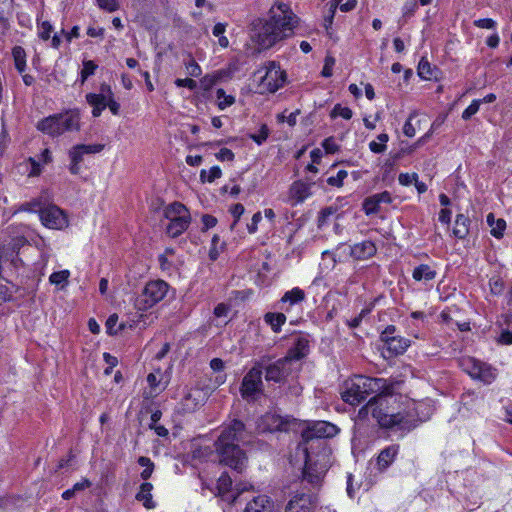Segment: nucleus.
Returning a JSON list of instances; mask_svg holds the SVG:
<instances>
[{
	"instance_id": "f257e3e1",
	"label": "nucleus",
	"mask_w": 512,
	"mask_h": 512,
	"mask_svg": "<svg viewBox=\"0 0 512 512\" xmlns=\"http://www.w3.org/2000/svg\"><path fill=\"white\" fill-rule=\"evenodd\" d=\"M298 23L297 16L285 3H276L267 19L257 18L250 24L251 40L259 49L266 50L290 37Z\"/></svg>"
},
{
	"instance_id": "f03ea898",
	"label": "nucleus",
	"mask_w": 512,
	"mask_h": 512,
	"mask_svg": "<svg viewBox=\"0 0 512 512\" xmlns=\"http://www.w3.org/2000/svg\"><path fill=\"white\" fill-rule=\"evenodd\" d=\"M366 405L358 411V419L366 420L371 415L380 427L386 429H410L412 427L411 420L403 413L394 412L390 402L392 400V385L387 382V389L384 392H375Z\"/></svg>"
},
{
	"instance_id": "7ed1b4c3",
	"label": "nucleus",
	"mask_w": 512,
	"mask_h": 512,
	"mask_svg": "<svg viewBox=\"0 0 512 512\" xmlns=\"http://www.w3.org/2000/svg\"><path fill=\"white\" fill-rule=\"evenodd\" d=\"M245 425L239 420H233L219 435L215 446L220 463L241 473L247 464L246 454L236 442H243Z\"/></svg>"
},
{
	"instance_id": "20e7f679",
	"label": "nucleus",
	"mask_w": 512,
	"mask_h": 512,
	"mask_svg": "<svg viewBox=\"0 0 512 512\" xmlns=\"http://www.w3.org/2000/svg\"><path fill=\"white\" fill-rule=\"evenodd\" d=\"M305 466L303 479L313 486H318L330 467L331 451L324 441H317L304 447Z\"/></svg>"
},
{
	"instance_id": "39448f33",
	"label": "nucleus",
	"mask_w": 512,
	"mask_h": 512,
	"mask_svg": "<svg viewBox=\"0 0 512 512\" xmlns=\"http://www.w3.org/2000/svg\"><path fill=\"white\" fill-rule=\"evenodd\" d=\"M387 389V380L356 375L343 383L341 398L350 405H357L370 394L384 392Z\"/></svg>"
},
{
	"instance_id": "423d86ee",
	"label": "nucleus",
	"mask_w": 512,
	"mask_h": 512,
	"mask_svg": "<svg viewBox=\"0 0 512 512\" xmlns=\"http://www.w3.org/2000/svg\"><path fill=\"white\" fill-rule=\"evenodd\" d=\"M37 129L52 137L65 132L80 129V113L78 110H69L65 113L48 116L37 123Z\"/></svg>"
},
{
	"instance_id": "0eeeda50",
	"label": "nucleus",
	"mask_w": 512,
	"mask_h": 512,
	"mask_svg": "<svg viewBox=\"0 0 512 512\" xmlns=\"http://www.w3.org/2000/svg\"><path fill=\"white\" fill-rule=\"evenodd\" d=\"M163 216L169 221L166 233L171 238L180 236L190 225L191 215L189 210L180 202H173L163 210Z\"/></svg>"
},
{
	"instance_id": "6e6552de",
	"label": "nucleus",
	"mask_w": 512,
	"mask_h": 512,
	"mask_svg": "<svg viewBox=\"0 0 512 512\" xmlns=\"http://www.w3.org/2000/svg\"><path fill=\"white\" fill-rule=\"evenodd\" d=\"M256 75H260L258 91L261 94L276 92L283 86L286 78L285 72L274 61L268 62L263 68L257 70Z\"/></svg>"
},
{
	"instance_id": "1a4fd4ad",
	"label": "nucleus",
	"mask_w": 512,
	"mask_h": 512,
	"mask_svg": "<svg viewBox=\"0 0 512 512\" xmlns=\"http://www.w3.org/2000/svg\"><path fill=\"white\" fill-rule=\"evenodd\" d=\"M168 289V284L163 280H153L148 282L136 298L135 307L139 311H147L164 299Z\"/></svg>"
},
{
	"instance_id": "9d476101",
	"label": "nucleus",
	"mask_w": 512,
	"mask_h": 512,
	"mask_svg": "<svg viewBox=\"0 0 512 512\" xmlns=\"http://www.w3.org/2000/svg\"><path fill=\"white\" fill-rule=\"evenodd\" d=\"M459 365L471 378L480 380L485 384L492 383L497 377V370L495 368L473 357L461 358Z\"/></svg>"
},
{
	"instance_id": "9b49d317",
	"label": "nucleus",
	"mask_w": 512,
	"mask_h": 512,
	"mask_svg": "<svg viewBox=\"0 0 512 512\" xmlns=\"http://www.w3.org/2000/svg\"><path fill=\"white\" fill-rule=\"evenodd\" d=\"M262 393V371L260 368L253 367L243 377L240 394L247 401H256Z\"/></svg>"
},
{
	"instance_id": "f8f14e48",
	"label": "nucleus",
	"mask_w": 512,
	"mask_h": 512,
	"mask_svg": "<svg viewBox=\"0 0 512 512\" xmlns=\"http://www.w3.org/2000/svg\"><path fill=\"white\" fill-rule=\"evenodd\" d=\"M338 432V427L330 422L315 421L302 431V438L308 444L310 442L322 441L321 439L323 438L333 437Z\"/></svg>"
},
{
	"instance_id": "ddd939ff",
	"label": "nucleus",
	"mask_w": 512,
	"mask_h": 512,
	"mask_svg": "<svg viewBox=\"0 0 512 512\" xmlns=\"http://www.w3.org/2000/svg\"><path fill=\"white\" fill-rule=\"evenodd\" d=\"M40 220L49 229L61 230L68 226L66 214L56 205H49L40 209Z\"/></svg>"
},
{
	"instance_id": "4468645a",
	"label": "nucleus",
	"mask_w": 512,
	"mask_h": 512,
	"mask_svg": "<svg viewBox=\"0 0 512 512\" xmlns=\"http://www.w3.org/2000/svg\"><path fill=\"white\" fill-rule=\"evenodd\" d=\"M312 184L303 181H295L289 189V201L291 205L303 203L306 199L312 196Z\"/></svg>"
},
{
	"instance_id": "2eb2a0df",
	"label": "nucleus",
	"mask_w": 512,
	"mask_h": 512,
	"mask_svg": "<svg viewBox=\"0 0 512 512\" xmlns=\"http://www.w3.org/2000/svg\"><path fill=\"white\" fill-rule=\"evenodd\" d=\"M391 202V194L388 191H383L367 197L363 202V210L366 215L376 214L382 203L389 204Z\"/></svg>"
},
{
	"instance_id": "dca6fc26",
	"label": "nucleus",
	"mask_w": 512,
	"mask_h": 512,
	"mask_svg": "<svg viewBox=\"0 0 512 512\" xmlns=\"http://www.w3.org/2000/svg\"><path fill=\"white\" fill-rule=\"evenodd\" d=\"M313 507L312 497L305 493H299L290 499L285 512H311Z\"/></svg>"
},
{
	"instance_id": "f3484780",
	"label": "nucleus",
	"mask_w": 512,
	"mask_h": 512,
	"mask_svg": "<svg viewBox=\"0 0 512 512\" xmlns=\"http://www.w3.org/2000/svg\"><path fill=\"white\" fill-rule=\"evenodd\" d=\"M290 364L289 358H282L270 364L266 368L265 378L267 381L280 382L287 374V366Z\"/></svg>"
},
{
	"instance_id": "a211bd4d",
	"label": "nucleus",
	"mask_w": 512,
	"mask_h": 512,
	"mask_svg": "<svg viewBox=\"0 0 512 512\" xmlns=\"http://www.w3.org/2000/svg\"><path fill=\"white\" fill-rule=\"evenodd\" d=\"M283 425L284 422L280 416L267 413L257 421V430L262 433L280 431L283 429Z\"/></svg>"
},
{
	"instance_id": "6ab92c4d",
	"label": "nucleus",
	"mask_w": 512,
	"mask_h": 512,
	"mask_svg": "<svg viewBox=\"0 0 512 512\" xmlns=\"http://www.w3.org/2000/svg\"><path fill=\"white\" fill-rule=\"evenodd\" d=\"M399 453V445L392 444L378 454L376 458V467L379 471H385L395 461Z\"/></svg>"
},
{
	"instance_id": "aec40b11",
	"label": "nucleus",
	"mask_w": 512,
	"mask_h": 512,
	"mask_svg": "<svg viewBox=\"0 0 512 512\" xmlns=\"http://www.w3.org/2000/svg\"><path fill=\"white\" fill-rule=\"evenodd\" d=\"M305 298V292L299 287H294L284 293L279 301V309L288 312L293 305L303 302Z\"/></svg>"
},
{
	"instance_id": "412c9836",
	"label": "nucleus",
	"mask_w": 512,
	"mask_h": 512,
	"mask_svg": "<svg viewBox=\"0 0 512 512\" xmlns=\"http://www.w3.org/2000/svg\"><path fill=\"white\" fill-rule=\"evenodd\" d=\"M274 502L266 495H258L249 501L244 512H273Z\"/></svg>"
},
{
	"instance_id": "4be33fe9",
	"label": "nucleus",
	"mask_w": 512,
	"mask_h": 512,
	"mask_svg": "<svg viewBox=\"0 0 512 512\" xmlns=\"http://www.w3.org/2000/svg\"><path fill=\"white\" fill-rule=\"evenodd\" d=\"M108 93L102 92L100 94L88 93L86 95L87 103L92 106L93 117H99L103 110L107 107Z\"/></svg>"
},
{
	"instance_id": "5701e85b",
	"label": "nucleus",
	"mask_w": 512,
	"mask_h": 512,
	"mask_svg": "<svg viewBox=\"0 0 512 512\" xmlns=\"http://www.w3.org/2000/svg\"><path fill=\"white\" fill-rule=\"evenodd\" d=\"M53 30V26L49 21L38 23V37L43 41L51 39V47L58 49L61 44V38L58 33H54L51 37Z\"/></svg>"
},
{
	"instance_id": "b1692460",
	"label": "nucleus",
	"mask_w": 512,
	"mask_h": 512,
	"mask_svg": "<svg viewBox=\"0 0 512 512\" xmlns=\"http://www.w3.org/2000/svg\"><path fill=\"white\" fill-rule=\"evenodd\" d=\"M376 253V246L372 241H363L352 246L351 254L357 259H367Z\"/></svg>"
},
{
	"instance_id": "393cba45",
	"label": "nucleus",
	"mask_w": 512,
	"mask_h": 512,
	"mask_svg": "<svg viewBox=\"0 0 512 512\" xmlns=\"http://www.w3.org/2000/svg\"><path fill=\"white\" fill-rule=\"evenodd\" d=\"M385 345L392 354L399 355L403 354L410 346V340L401 336H394L387 339Z\"/></svg>"
},
{
	"instance_id": "a878e982",
	"label": "nucleus",
	"mask_w": 512,
	"mask_h": 512,
	"mask_svg": "<svg viewBox=\"0 0 512 512\" xmlns=\"http://www.w3.org/2000/svg\"><path fill=\"white\" fill-rule=\"evenodd\" d=\"M308 352V341L305 338L299 337L295 342L293 348L288 351V354L285 358H289V362L292 360H300L303 358Z\"/></svg>"
},
{
	"instance_id": "bb28decb",
	"label": "nucleus",
	"mask_w": 512,
	"mask_h": 512,
	"mask_svg": "<svg viewBox=\"0 0 512 512\" xmlns=\"http://www.w3.org/2000/svg\"><path fill=\"white\" fill-rule=\"evenodd\" d=\"M153 489V485L149 482H144L140 486L139 492L136 494V499L143 503L144 507L147 509H152L155 507V503L152 500L151 491Z\"/></svg>"
},
{
	"instance_id": "cd10ccee",
	"label": "nucleus",
	"mask_w": 512,
	"mask_h": 512,
	"mask_svg": "<svg viewBox=\"0 0 512 512\" xmlns=\"http://www.w3.org/2000/svg\"><path fill=\"white\" fill-rule=\"evenodd\" d=\"M201 391L198 389L190 390L182 399L181 406L184 412H192L199 405Z\"/></svg>"
},
{
	"instance_id": "c85d7f7f",
	"label": "nucleus",
	"mask_w": 512,
	"mask_h": 512,
	"mask_svg": "<svg viewBox=\"0 0 512 512\" xmlns=\"http://www.w3.org/2000/svg\"><path fill=\"white\" fill-rule=\"evenodd\" d=\"M436 275V271L427 264H421L415 267L412 272V277L415 281H431Z\"/></svg>"
},
{
	"instance_id": "c756f323",
	"label": "nucleus",
	"mask_w": 512,
	"mask_h": 512,
	"mask_svg": "<svg viewBox=\"0 0 512 512\" xmlns=\"http://www.w3.org/2000/svg\"><path fill=\"white\" fill-rule=\"evenodd\" d=\"M264 321L271 327L273 332L278 333L286 322V316L283 313L268 312L264 315Z\"/></svg>"
},
{
	"instance_id": "7c9ffc66",
	"label": "nucleus",
	"mask_w": 512,
	"mask_h": 512,
	"mask_svg": "<svg viewBox=\"0 0 512 512\" xmlns=\"http://www.w3.org/2000/svg\"><path fill=\"white\" fill-rule=\"evenodd\" d=\"M468 226L469 219L463 214L457 215L455 220V226L453 228V235L456 238L464 239L469 232Z\"/></svg>"
},
{
	"instance_id": "2f4dec72",
	"label": "nucleus",
	"mask_w": 512,
	"mask_h": 512,
	"mask_svg": "<svg viewBox=\"0 0 512 512\" xmlns=\"http://www.w3.org/2000/svg\"><path fill=\"white\" fill-rule=\"evenodd\" d=\"M147 382L150 386L149 392L144 393L145 398H152L158 395L165 389V386L161 385V380L155 373H149L147 376Z\"/></svg>"
},
{
	"instance_id": "473e14b6",
	"label": "nucleus",
	"mask_w": 512,
	"mask_h": 512,
	"mask_svg": "<svg viewBox=\"0 0 512 512\" xmlns=\"http://www.w3.org/2000/svg\"><path fill=\"white\" fill-rule=\"evenodd\" d=\"M12 56L16 70L23 74L26 70V52L21 46H15L12 49Z\"/></svg>"
},
{
	"instance_id": "72a5a7b5",
	"label": "nucleus",
	"mask_w": 512,
	"mask_h": 512,
	"mask_svg": "<svg viewBox=\"0 0 512 512\" xmlns=\"http://www.w3.org/2000/svg\"><path fill=\"white\" fill-rule=\"evenodd\" d=\"M487 222L491 227V234L496 238H501L506 228V222L503 219H495L492 213L487 215Z\"/></svg>"
},
{
	"instance_id": "f704fd0d",
	"label": "nucleus",
	"mask_w": 512,
	"mask_h": 512,
	"mask_svg": "<svg viewBox=\"0 0 512 512\" xmlns=\"http://www.w3.org/2000/svg\"><path fill=\"white\" fill-rule=\"evenodd\" d=\"M224 72L216 71L212 74H207L200 79V87L204 91H209L214 85H216L222 78Z\"/></svg>"
},
{
	"instance_id": "c9c22d12",
	"label": "nucleus",
	"mask_w": 512,
	"mask_h": 512,
	"mask_svg": "<svg viewBox=\"0 0 512 512\" xmlns=\"http://www.w3.org/2000/svg\"><path fill=\"white\" fill-rule=\"evenodd\" d=\"M217 97V106L220 110H224L227 107L233 105L235 103V97L232 95H227L224 89L219 88L216 91Z\"/></svg>"
},
{
	"instance_id": "e433bc0d",
	"label": "nucleus",
	"mask_w": 512,
	"mask_h": 512,
	"mask_svg": "<svg viewBox=\"0 0 512 512\" xmlns=\"http://www.w3.org/2000/svg\"><path fill=\"white\" fill-rule=\"evenodd\" d=\"M69 276L70 272L68 270H61L53 272L49 277V281L51 284L64 288L68 284Z\"/></svg>"
},
{
	"instance_id": "4c0bfd02",
	"label": "nucleus",
	"mask_w": 512,
	"mask_h": 512,
	"mask_svg": "<svg viewBox=\"0 0 512 512\" xmlns=\"http://www.w3.org/2000/svg\"><path fill=\"white\" fill-rule=\"evenodd\" d=\"M377 139L379 142H376V141L370 142L369 148L374 153H383L387 148L386 143L389 140V136L386 133H381L377 136Z\"/></svg>"
},
{
	"instance_id": "58836bf2",
	"label": "nucleus",
	"mask_w": 512,
	"mask_h": 512,
	"mask_svg": "<svg viewBox=\"0 0 512 512\" xmlns=\"http://www.w3.org/2000/svg\"><path fill=\"white\" fill-rule=\"evenodd\" d=\"M418 75L424 80H430L434 76V70L425 58H422L418 64Z\"/></svg>"
},
{
	"instance_id": "ea45409f",
	"label": "nucleus",
	"mask_w": 512,
	"mask_h": 512,
	"mask_svg": "<svg viewBox=\"0 0 512 512\" xmlns=\"http://www.w3.org/2000/svg\"><path fill=\"white\" fill-rule=\"evenodd\" d=\"M138 464L142 467H144V470L141 472V478L143 480H147L151 477L153 470H154V463L151 461L150 458L141 456L138 459Z\"/></svg>"
},
{
	"instance_id": "a19ab883",
	"label": "nucleus",
	"mask_w": 512,
	"mask_h": 512,
	"mask_svg": "<svg viewBox=\"0 0 512 512\" xmlns=\"http://www.w3.org/2000/svg\"><path fill=\"white\" fill-rule=\"evenodd\" d=\"M101 91L108 93L107 107L110 109V111L112 112L113 115H118L119 109H120V104L114 100L113 92H112L110 86L105 85V84L101 85Z\"/></svg>"
},
{
	"instance_id": "79ce46f5",
	"label": "nucleus",
	"mask_w": 512,
	"mask_h": 512,
	"mask_svg": "<svg viewBox=\"0 0 512 512\" xmlns=\"http://www.w3.org/2000/svg\"><path fill=\"white\" fill-rule=\"evenodd\" d=\"M222 175V171L218 166H213L209 169V171L202 170L200 173V178L202 182H213L216 179L220 178Z\"/></svg>"
},
{
	"instance_id": "37998d69",
	"label": "nucleus",
	"mask_w": 512,
	"mask_h": 512,
	"mask_svg": "<svg viewBox=\"0 0 512 512\" xmlns=\"http://www.w3.org/2000/svg\"><path fill=\"white\" fill-rule=\"evenodd\" d=\"M225 243L220 241V238L217 235H214L212 238V245L209 251V258L215 261L220 252L224 250Z\"/></svg>"
},
{
	"instance_id": "c03bdc74",
	"label": "nucleus",
	"mask_w": 512,
	"mask_h": 512,
	"mask_svg": "<svg viewBox=\"0 0 512 512\" xmlns=\"http://www.w3.org/2000/svg\"><path fill=\"white\" fill-rule=\"evenodd\" d=\"M232 479L227 473H223L217 481V489L220 495H225L230 491Z\"/></svg>"
},
{
	"instance_id": "a18cd8bd",
	"label": "nucleus",
	"mask_w": 512,
	"mask_h": 512,
	"mask_svg": "<svg viewBox=\"0 0 512 512\" xmlns=\"http://www.w3.org/2000/svg\"><path fill=\"white\" fill-rule=\"evenodd\" d=\"M352 115H353V112L352 110L349 108V107H344L340 104H336L332 111H331V114L330 116L332 118H336V117H342L346 120H349L352 118Z\"/></svg>"
},
{
	"instance_id": "49530a36",
	"label": "nucleus",
	"mask_w": 512,
	"mask_h": 512,
	"mask_svg": "<svg viewBox=\"0 0 512 512\" xmlns=\"http://www.w3.org/2000/svg\"><path fill=\"white\" fill-rule=\"evenodd\" d=\"M285 112L286 111H284L276 116L277 121L279 123L287 122L289 124V126H291V127L295 126L297 123V116L300 114V110L297 109L294 112H291L289 115H286Z\"/></svg>"
},
{
	"instance_id": "de8ad7c7",
	"label": "nucleus",
	"mask_w": 512,
	"mask_h": 512,
	"mask_svg": "<svg viewBox=\"0 0 512 512\" xmlns=\"http://www.w3.org/2000/svg\"><path fill=\"white\" fill-rule=\"evenodd\" d=\"M26 242L27 240L25 239V237H23L22 235H16L11 239V241L7 245L4 244L3 246H5L6 251L8 250V248H11L13 253H17L18 250L26 244Z\"/></svg>"
},
{
	"instance_id": "09e8293b",
	"label": "nucleus",
	"mask_w": 512,
	"mask_h": 512,
	"mask_svg": "<svg viewBox=\"0 0 512 512\" xmlns=\"http://www.w3.org/2000/svg\"><path fill=\"white\" fill-rule=\"evenodd\" d=\"M97 69V65L92 60H86L83 62V68L81 70V80L84 82L89 76L93 75Z\"/></svg>"
},
{
	"instance_id": "8fccbe9b",
	"label": "nucleus",
	"mask_w": 512,
	"mask_h": 512,
	"mask_svg": "<svg viewBox=\"0 0 512 512\" xmlns=\"http://www.w3.org/2000/svg\"><path fill=\"white\" fill-rule=\"evenodd\" d=\"M481 100H473L471 104L463 111L462 118L464 120L470 119L473 115H475L480 108Z\"/></svg>"
},
{
	"instance_id": "3c124183",
	"label": "nucleus",
	"mask_w": 512,
	"mask_h": 512,
	"mask_svg": "<svg viewBox=\"0 0 512 512\" xmlns=\"http://www.w3.org/2000/svg\"><path fill=\"white\" fill-rule=\"evenodd\" d=\"M118 322V316L116 314L110 315L106 321V331L110 335L117 334L118 330L122 329L123 326L120 325L118 328H116Z\"/></svg>"
},
{
	"instance_id": "603ef678",
	"label": "nucleus",
	"mask_w": 512,
	"mask_h": 512,
	"mask_svg": "<svg viewBox=\"0 0 512 512\" xmlns=\"http://www.w3.org/2000/svg\"><path fill=\"white\" fill-rule=\"evenodd\" d=\"M185 67L187 73L192 77H199L202 73L201 67L193 58H190L189 61L185 63Z\"/></svg>"
},
{
	"instance_id": "864d4df0",
	"label": "nucleus",
	"mask_w": 512,
	"mask_h": 512,
	"mask_svg": "<svg viewBox=\"0 0 512 512\" xmlns=\"http://www.w3.org/2000/svg\"><path fill=\"white\" fill-rule=\"evenodd\" d=\"M417 8V0H406L402 8L403 17L409 18L413 16Z\"/></svg>"
},
{
	"instance_id": "5fc2aeb1",
	"label": "nucleus",
	"mask_w": 512,
	"mask_h": 512,
	"mask_svg": "<svg viewBox=\"0 0 512 512\" xmlns=\"http://www.w3.org/2000/svg\"><path fill=\"white\" fill-rule=\"evenodd\" d=\"M348 176L347 171L340 170L336 176H331L327 179V183L330 186L341 187L344 179Z\"/></svg>"
},
{
	"instance_id": "6e6d98bb",
	"label": "nucleus",
	"mask_w": 512,
	"mask_h": 512,
	"mask_svg": "<svg viewBox=\"0 0 512 512\" xmlns=\"http://www.w3.org/2000/svg\"><path fill=\"white\" fill-rule=\"evenodd\" d=\"M40 209H43V208L41 207V201L39 199H33L29 202H25V203L21 204V206H20V210L26 211V212H39L40 213Z\"/></svg>"
},
{
	"instance_id": "4d7b16f0",
	"label": "nucleus",
	"mask_w": 512,
	"mask_h": 512,
	"mask_svg": "<svg viewBox=\"0 0 512 512\" xmlns=\"http://www.w3.org/2000/svg\"><path fill=\"white\" fill-rule=\"evenodd\" d=\"M76 146L79 148V150L82 151V153L84 155L85 154H96V153L101 152L104 149L103 144H90V145L78 144Z\"/></svg>"
},
{
	"instance_id": "13d9d810",
	"label": "nucleus",
	"mask_w": 512,
	"mask_h": 512,
	"mask_svg": "<svg viewBox=\"0 0 512 512\" xmlns=\"http://www.w3.org/2000/svg\"><path fill=\"white\" fill-rule=\"evenodd\" d=\"M490 290L494 295H499L504 290V282L499 277H493L489 281Z\"/></svg>"
},
{
	"instance_id": "bf43d9fd",
	"label": "nucleus",
	"mask_w": 512,
	"mask_h": 512,
	"mask_svg": "<svg viewBox=\"0 0 512 512\" xmlns=\"http://www.w3.org/2000/svg\"><path fill=\"white\" fill-rule=\"evenodd\" d=\"M96 1H97L98 6L101 9L106 10L108 12H114V11L118 10V8H119L118 0H96Z\"/></svg>"
},
{
	"instance_id": "052dcab7",
	"label": "nucleus",
	"mask_w": 512,
	"mask_h": 512,
	"mask_svg": "<svg viewBox=\"0 0 512 512\" xmlns=\"http://www.w3.org/2000/svg\"><path fill=\"white\" fill-rule=\"evenodd\" d=\"M418 179L416 173H401L398 177L399 183L403 186H408L414 183Z\"/></svg>"
},
{
	"instance_id": "680f3d73",
	"label": "nucleus",
	"mask_w": 512,
	"mask_h": 512,
	"mask_svg": "<svg viewBox=\"0 0 512 512\" xmlns=\"http://www.w3.org/2000/svg\"><path fill=\"white\" fill-rule=\"evenodd\" d=\"M269 134V130L266 125H263L258 134L251 135V139L255 141L258 145H261L264 141H266Z\"/></svg>"
},
{
	"instance_id": "e2e57ef3",
	"label": "nucleus",
	"mask_w": 512,
	"mask_h": 512,
	"mask_svg": "<svg viewBox=\"0 0 512 512\" xmlns=\"http://www.w3.org/2000/svg\"><path fill=\"white\" fill-rule=\"evenodd\" d=\"M322 147L326 153L333 154L338 151V145L336 144L333 137H328L322 142Z\"/></svg>"
},
{
	"instance_id": "0e129e2a",
	"label": "nucleus",
	"mask_w": 512,
	"mask_h": 512,
	"mask_svg": "<svg viewBox=\"0 0 512 512\" xmlns=\"http://www.w3.org/2000/svg\"><path fill=\"white\" fill-rule=\"evenodd\" d=\"M335 64V59L331 56H327L325 58V64L322 69V76L324 77H330L332 75L333 66Z\"/></svg>"
},
{
	"instance_id": "69168bd1",
	"label": "nucleus",
	"mask_w": 512,
	"mask_h": 512,
	"mask_svg": "<svg viewBox=\"0 0 512 512\" xmlns=\"http://www.w3.org/2000/svg\"><path fill=\"white\" fill-rule=\"evenodd\" d=\"M474 25L482 29H493L496 26V22L490 18L478 19L474 21Z\"/></svg>"
},
{
	"instance_id": "338daca9",
	"label": "nucleus",
	"mask_w": 512,
	"mask_h": 512,
	"mask_svg": "<svg viewBox=\"0 0 512 512\" xmlns=\"http://www.w3.org/2000/svg\"><path fill=\"white\" fill-rule=\"evenodd\" d=\"M175 85L177 87H186L190 90H194L197 87L196 81L191 78H185V79L178 78L175 80Z\"/></svg>"
},
{
	"instance_id": "774afa93",
	"label": "nucleus",
	"mask_w": 512,
	"mask_h": 512,
	"mask_svg": "<svg viewBox=\"0 0 512 512\" xmlns=\"http://www.w3.org/2000/svg\"><path fill=\"white\" fill-rule=\"evenodd\" d=\"M216 158L220 161H233L234 153L228 148H222L217 154Z\"/></svg>"
}]
</instances>
